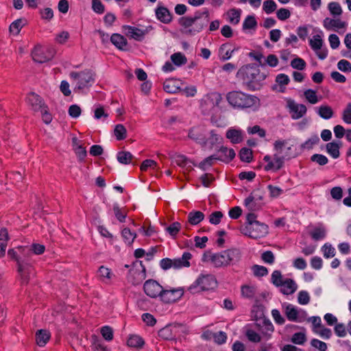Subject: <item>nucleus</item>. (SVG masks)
<instances>
[{
  "label": "nucleus",
  "instance_id": "obj_1",
  "mask_svg": "<svg viewBox=\"0 0 351 351\" xmlns=\"http://www.w3.org/2000/svg\"><path fill=\"white\" fill-rule=\"evenodd\" d=\"M241 257V250L232 247L217 253L206 252L203 254L202 261L210 263L215 268H224L237 265Z\"/></svg>",
  "mask_w": 351,
  "mask_h": 351
},
{
  "label": "nucleus",
  "instance_id": "obj_2",
  "mask_svg": "<svg viewBox=\"0 0 351 351\" xmlns=\"http://www.w3.org/2000/svg\"><path fill=\"white\" fill-rule=\"evenodd\" d=\"M267 76V73L261 71L258 66L251 64L241 66L237 73V77L243 81L248 90L252 91L261 88Z\"/></svg>",
  "mask_w": 351,
  "mask_h": 351
},
{
  "label": "nucleus",
  "instance_id": "obj_3",
  "mask_svg": "<svg viewBox=\"0 0 351 351\" xmlns=\"http://www.w3.org/2000/svg\"><path fill=\"white\" fill-rule=\"evenodd\" d=\"M209 20L208 11L205 9L204 12H196L193 16L181 17L179 19V24L183 28L184 34L194 36L208 25Z\"/></svg>",
  "mask_w": 351,
  "mask_h": 351
},
{
  "label": "nucleus",
  "instance_id": "obj_4",
  "mask_svg": "<svg viewBox=\"0 0 351 351\" xmlns=\"http://www.w3.org/2000/svg\"><path fill=\"white\" fill-rule=\"evenodd\" d=\"M228 102L234 108L245 109L256 106L259 99L241 91H231L226 95Z\"/></svg>",
  "mask_w": 351,
  "mask_h": 351
},
{
  "label": "nucleus",
  "instance_id": "obj_5",
  "mask_svg": "<svg viewBox=\"0 0 351 351\" xmlns=\"http://www.w3.org/2000/svg\"><path fill=\"white\" fill-rule=\"evenodd\" d=\"M287 145V140H277L274 143V149L277 152L274 155L272 162H269L265 166V171H276L281 169L284 165L285 160H289L294 158V154H282V148Z\"/></svg>",
  "mask_w": 351,
  "mask_h": 351
},
{
  "label": "nucleus",
  "instance_id": "obj_6",
  "mask_svg": "<svg viewBox=\"0 0 351 351\" xmlns=\"http://www.w3.org/2000/svg\"><path fill=\"white\" fill-rule=\"evenodd\" d=\"M271 283L279 289L283 295H292L298 289V285L291 278H285L279 270H275L271 274Z\"/></svg>",
  "mask_w": 351,
  "mask_h": 351
},
{
  "label": "nucleus",
  "instance_id": "obj_7",
  "mask_svg": "<svg viewBox=\"0 0 351 351\" xmlns=\"http://www.w3.org/2000/svg\"><path fill=\"white\" fill-rule=\"evenodd\" d=\"M70 77L75 83V91L81 90L87 88L95 82V73L91 70H84L80 72L72 71Z\"/></svg>",
  "mask_w": 351,
  "mask_h": 351
},
{
  "label": "nucleus",
  "instance_id": "obj_8",
  "mask_svg": "<svg viewBox=\"0 0 351 351\" xmlns=\"http://www.w3.org/2000/svg\"><path fill=\"white\" fill-rule=\"evenodd\" d=\"M221 100L222 97L219 93L212 92L206 94L200 101L202 112L204 115L213 114Z\"/></svg>",
  "mask_w": 351,
  "mask_h": 351
},
{
  "label": "nucleus",
  "instance_id": "obj_9",
  "mask_svg": "<svg viewBox=\"0 0 351 351\" xmlns=\"http://www.w3.org/2000/svg\"><path fill=\"white\" fill-rule=\"evenodd\" d=\"M8 256L16 261L18 271L20 274L22 283L27 284L29 280L28 273L30 268L29 263L25 260L21 254L25 255L26 253L21 252L20 251L10 249L8 252Z\"/></svg>",
  "mask_w": 351,
  "mask_h": 351
},
{
  "label": "nucleus",
  "instance_id": "obj_10",
  "mask_svg": "<svg viewBox=\"0 0 351 351\" xmlns=\"http://www.w3.org/2000/svg\"><path fill=\"white\" fill-rule=\"evenodd\" d=\"M241 232L245 236L257 239L264 237L268 233V226L264 223L260 221L251 223V224H245L241 228Z\"/></svg>",
  "mask_w": 351,
  "mask_h": 351
},
{
  "label": "nucleus",
  "instance_id": "obj_11",
  "mask_svg": "<svg viewBox=\"0 0 351 351\" xmlns=\"http://www.w3.org/2000/svg\"><path fill=\"white\" fill-rule=\"evenodd\" d=\"M285 313L288 320L299 323L304 322L307 317L306 311L302 308H298L291 304L286 305Z\"/></svg>",
  "mask_w": 351,
  "mask_h": 351
},
{
  "label": "nucleus",
  "instance_id": "obj_12",
  "mask_svg": "<svg viewBox=\"0 0 351 351\" xmlns=\"http://www.w3.org/2000/svg\"><path fill=\"white\" fill-rule=\"evenodd\" d=\"M182 325L180 324H169L158 330V337L167 341L176 339L180 336Z\"/></svg>",
  "mask_w": 351,
  "mask_h": 351
},
{
  "label": "nucleus",
  "instance_id": "obj_13",
  "mask_svg": "<svg viewBox=\"0 0 351 351\" xmlns=\"http://www.w3.org/2000/svg\"><path fill=\"white\" fill-rule=\"evenodd\" d=\"M323 43L322 35L320 34L314 35L309 40V45L320 60L326 59L328 56L327 49L322 48Z\"/></svg>",
  "mask_w": 351,
  "mask_h": 351
},
{
  "label": "nucleus",
  "instance_id": "obj_14",
  "mask_svg": "<svg viewBox=\"0 0 351 351\" xmlns=\"http://www.w3.org/2000/svg\"><path fill=\"white\" fill-rule=\"evenodd\" d=\"M54 55L52 49H43L40 46H36L32 51V56L34 61L38 63H44L49 61Z\"/></svg>",
  "mask_w": 351,
  "mask_h": 351
},
{
  "label": "nucleus",
  "instance_id": "obj_15",
  "mask_svg": "<svg viewBox=\"0 0 351 351\" xmlns=\"http://www.w3.org/2000/svg\"><path fill=\"white\" fill-rule=\"evenodd\" d=\"M287 106L289 109L291 117L293 119L296 120L303 117L307 111L305 105L297 104L293 99H289L287 101Z\"/></svg>",
  "mask_w": 351,
  "mask_h": 351
},
{
  "label": "nucleus",
  "instance_id": "obj_16",
  "mask_svg": "<svg viewBox=\"0 0 351 351\" xmlns=\"http://www.w3.org/2000/svg\"><path fill=\"white\" fill-rule=\"evenodd\" d=\"M184 295V289L181 287L165 289H162L160 300L165 303H172L180 300Z\"/></svg>",
  "mask_w": 351,
  "mask_h": 351
},
{
  "label": "nucleus",
  "instance_id": "obj_17",
  "mask_svg": "<svg viewBox=\"0 0 351 351\" xmlns=\"http://www.w3.org/2000/svg\"><path fill=\"white\" fill-rule=\"evenodd\" d=\"M163 287L155 280L149 279L145 282L143 289L147 295L152 298H160Z\"/></svg>",
  "mask_w": 351,
  "mask_h": 351
},
{
  "label": "nucleus",
  "instance_id": "obj_18",
  "mask_svg": "<svg viewBox=\"0 0 351 351\" xmlns=\"http://www.w3.org/2000/svg\"><path fill=\"white\" fill-rule=\"evenodd\" d=\"M123 29H124L125 34L127 36H129L136 40L141 41L144 38L145 35L149 32V29H152V27L149 26L145 29H142L134 26L123 25Z\"/></svg>",
  "mask_w": 351,
  "mask_h": 351
},
{
  "label": "nucleus",
  "instance_id": "obj_19",
  "mask_svg": "<svg viewBox=\"0 0 351 351\" xmlns=\"http://www.w3.org/2000/svg\"><path fill=\"white\" fill-rule=\"evenodd\" d=\"M208 130L202 125L192 128L188 134L189 138L202 145L205 135H207Z\"/></svg>",
  "mask_w": 351,
  "mask_h": 351
},
{
  "label": "nucleus",
  "instance_id": "obj_20",
  "mask_svg": "<svg viewBox=\"0 0 351 351\" xmlns=\"http://www.w3.org/2000/svg\"><path fill=\"white\" fill-rule=\"evenodd\" d=\"M221 141L222 137L217 134L215 130H208L207 135H205L202 146L213 148L215 145L220 143Z\"/></svg>",
  "mask_w": 351,
  "mask_h": 351
},
{
  "label": "nucleus",
  "instance_id": "obj_21",
  "mask_svg": "<svg viewBox=\"0 0 351 351\" xmlns=\"http://www.w3.org/2000/svg\"><path fill=\"white\" fill-rule=\"evenodd\" d=\"M197 279L203 291L213 289L217 285V279L212 274L201 275Z\"/></svg>",
  "mask_w": 351,
  "mask_h": 351
},
{
  "label": "nucleus",
  "instance_id": "obj_22",
  "mask_svg": "<svg viewBox=\"0 0 351 351\" xmlns=\"http://www.w3.org/2000/svg\"><path fill=\"white\" fill-rule=\"evenodd\" d=\"M217 158L218 160L228 163L235 157V152L232 148L221 146L218 150L217 154Z\"/></svg>",
  "mask_w": 351,
  "mask_h": 351
},
{
  "label": "nucleus",
  "instance_id": "obj_23",
  "mask_svg": "<svg viewBox=\"0 0 351 351\" xmlns=\"http://www.w3.org/2000/svg\"><path fill=\"white\" fill-rule=\"evenodd\" d=\"M347 23L339 19L326 18L323 21V26L327 30L338 31L346 27Z\"/></svg>",
  "mask_w": 351,
  "mask_h": 351
},
{
  "label": "nucleus",
  "instance_id": "obj_24",
  "mask_svg": "<svg viewBox=\"0 0 351 351\" xmlns=\"http://www.w3.org/2000/svg\"><path fill=\"white\" fill-rule=\"evenodd\" d=\"M244 132L239 128H230L226 133V137L232 144H239L243 140Z\"/></svg>",
  "mask_w": 351,
  "mask_h": 351
},
{
  "label": "nucleus",
  "instance_id": "obj_25",
  "mask_svg": "<svg viewBox=\"0 0 351 351\" xmlns=\"http://www.w3.org/2000/svg\"><path fill=\"white\" fill-rule=\"evenodd\" d=\"M276 84L272 86V90L279 93H284L286 90V86L290 82L289 77L285 74L280 73L276 77Z\"/></svg>",
  "mask_w": 351,
  "mask_h": 351
},
{
  "label": "nucleus",
  "instance_id": "obj_26",
  "mask_svg": "<svg viewBox=\"0 0 351 351\" xmlns=\"http://www.w3.org/2000/svg\"><path fill=\"white\" fill-rule=\"evenodd\" d=\"M27 101L32 109L35 112L39 111L40 109L45 106L40 97L34 93H29L27 95Z\"/></svg>",
  "mask_w": 351,
  "mask_h": 351
},
{
  "label": "nucleus",
  "instance_id": "obj_27",
  "mask_svg": "<svg viewBox=\"0 0 351 351\" xmlns=\"http://www.w3.org/2000/svg\"><path fill=\"white\" fill-rule=\"evenodd\" d=\"M238 49L239 47L232 48L231 44L228 43L221 45L219 49V59L222 61L229 60L232 56L233 53Z\"/></svg>",
  "mask_w": 351,
  "mask_h": 351
},
{
  "label": "nucleus",
  "instance_id": "obj_28",
  "mask_svg": "<svg viewBox=\"0 0 351 351\" xmlns=\"http://www.w3.org/2000/svg\"><path fill=\"white\" fill-rule=\"evenodd\" d=\"M192 255L189 252L183 253L182 257L172 259L173 268L180 269L182 267H189L190 266L189 260Z\"/></svg>",
  "mask_w": 351,
  "mask_h": 351
},
{
  "label": "nucleus",
  "instance_id": "obj_29",
  "mask_svg": "<svg viewBox=\"0 0 351 351\" xmlns=\"http://www.w3.org/2000/svg\"><path fill=\"white\" fill-rule=\"evenodd\" d=\"M327 230L324 225L322 223H318L310 232L311 238L315 241L322 240L326 238Z\"/></svg>",
  "mask_w": 351,
  "mask_h": 351
},
{
  "label": "nucleus",
  "instance_id": "obj_30",
  "mask_svg": "<svg viewBox=\"0 0 351 351\" xmlns=\"http://www.w3.org/2000/svg\"><path fill=\"white\" fill-rule=\"evenodd\" d=\"M156 16L160 22L167 24L171 21V14L169 10L164 6H159L156 9Z\"/></svg>",
  "mask_w": 351,
  "mask_h": 351
},
{
  "label": "nucleus",
  "instance_id": "obj_31",
  "mask_svg": "<svg viewBox=\"0 0 351 351\" xmlns=\"http://www.w3.org/2000/svg\"><path fill=\"white\" fill-rule=\"evenodd\" d=\"M111 43L119 49L122 51L127 50V39L119 34H113L110 36Z\"/></svg>",
  "mask_w": 351,
  "mask_h": 351
},
{
  "label": "nucleus",
  "instance_id": "obj_32",
  "mask_svg": "<svg viewBox=\"0 0 351 351\" xmlns=\"http://www.w3.org/2000/svg\"><path fill=\"white\" fill-rule=\"evenodd\" d=\"M18 250L21 252L26 253V254H28L29 252H32L35 254L40 255L44 253L45 247V245L39 243H33L30 247L20 246L18 247Z\"/></svg>",
  "mask_w": 351,
  "mask_h": 351
},
{
  "label": "nucleus",
  "instance_id": "obj_33",
  "mask_svg": "<svg viewBox=\"0 0 351 351\" xmlns=\"http://www.w3.org/2000/svg\"><path fill=\"white\" fill-rule=\"evenodd\" d=\"M51 337V333L49 330L40 329L36 332V342L40 347L45 346Z\"/></svg>",
  "mask_w": 351,
  "mask_h": 351
},
{
  "label": "nucleus",
  "instance_id": "obj_34",
  "mask_svg": "<svg viewBox=\"0 0 351 351\" xmlns=\"http://www.w3.org/2000/svg\"><path fill=\"white\" fill-rule=\"evenodd\" d=\"M257 292V287L254 285H243L241 287V297L248 300H252Z\"/></svg>",
  "mask_w": 351,
  "mask_h": 351
},
{
  "label": "nucleus",
  "instance_id": "obj_35",
  "mask_svg": "<svg viewBox=\"0 0 351 351\" xmlns=\"http://www.w3.org/2000/svg\"><path fill=\"white\" fill-rule=\"evenodd\" d=\"M9 234L6 228H2L0 230V258L5 254V250L9 240Z\"/></svg>",
  "mask_w": 351,
  "mask_h": 351
},
{
  "label": "nucleus",
  "instance_id": "obj_36",
  "mask_svg": "<svg viewBox=\"0 0 351 351\" xmlns=\"http://www.w3.org/2000/svg\"><path fill=\"white\" fill-rule=\"evenodd\" d=\"M180 82L176 80H167L163 84V89L168 93H176L180 88Z\"/></svg>",
  "mask_w": 351,
  "mask_h": 351
},
{
  "label": "nucleus",
  "instance_id": "obj_37",
  "mask_svg": "<svg viewBox=\"0 0 351 351\" xmlns=\"http://www.w3.org/2000/svg\"><path fill=\"white\" fill-rule=\"evenodd\" d=\"M204 214L199 210H192L188 214V221L192 226H196L204 219Z\"/></svg>",
  "mask_w": 351,
  "mask_h": 351
},
{
  "label": "nucleus",
  "instance_id": "obj_38",
  "mask_svg": "<svg viewBox=\"0 0 351 351\" xmlns=\"http://www.w3.org/2000/svg\"><path fill=\"white\" fill-rule=\"evenodd\" d=\"M316 112L324 119H329L332 118L334 114L332 108L327 105H322L317 108Z\"/></svg>",
  "mask_w": 351,
  "mask_h": 351
},
{
  "label": "nucleus",
  "instance_id": "obj_39",
  "mask_svg": "<svg viewBox=\"0 0 351 351\" xmlns=\"http://www.w3.org/2000/svg\"><path fill=\"white\" fill-rule=\"evenodd\" d=\"M145 341L143 338L136 335H130L127 341V344L130 347L141 348L144 345Z\"/></svg>",
  "mask_w": 351,
  "mask_h": 351
},
{
  "label": "nucleus",
  "instance_id": "obj_40",
  "mask_svg": "<svg viewBox=\"0 0 351 351\" xmlns=\"http://www.w3.org/2000/svg\"><path fill=\"white\" fill-rule=\"evenodd\" d=\"M133 155L129 152H119L117 155V160L123 165H128L132 162Z\"/></svg>",
  "mask_w": 351,
  "mask_h": 351
},
{
  "label": "nucleus",
  "instance_id": "obj_41",
  "mask_svg": "<svg viewBox=\"0 0 351 351\" xmlns=\"http://www.w3.org/2000/svg\"><path fill=\"white\" fill-rule=\"evenodd\" d=\"M304 97L306 101L311 104H315L319 101L317 92L311 88L306 89L304 91Z\"/></svg>",
  "mask_w": 351,
  "mask_h": 351
},
{
  "label": "nucleus",
  "instance_id": "obj_42",
  "mask_svg": "<svg viewBox=\"0 0 351 351\" xmlns=\"http://www.w3.org/2000/svg\"><path fill=\"white\" fill-rule=\"evenodd\" d=\"M261 332L266 335L270 336L274 331V326L269 319H263L262 324H259Z\"/></svg>",
  "mask_w": 351,
  "mask_h": 351
},
{
  "label": "nucleus",
  "instance_id": "obj_43",
  "mask_svg": "<svg viewBox=\"0 0 351 351\" xmlns=\"http://www.w3.org/2000/svg\"><path fill=\"white\" fill-rule=\"evenodd\" d=\"M172 62L177 66H180L186 63V56L180 52L174 53L171 56Z\"/></svg>",
  "mask_w": 351,
  "mask_h": 351
},
{
  "label": "nucleus",
  "instance_id": "obj_44",
  "mask_svg": "<svg viewBox=\"0 0 351 351\" xmlns=\"http://www.w3.org/2000/svg\"><path fill=\"white\" fill-rule=\"evenodd\" d=\"M319 141V138L317 134L313 135L301 145V149L309 150L312 149L315 145L318 144Z\"/></svg>",
  "mask_w": 351,
  "mask_h": 351
},
{
  "label": "nucleus",
  "instance_id": "obj_45",
  "mask_svg": "<svg viewBox=\"0 0 351 351\" xmlns=\"http://www.w3.org/2000/svg\"><path fill=\"white\" fill-rule=\"evenodd\" d=\"M326 151L333 158L339 157V145L336 143H328L326 145Z\"/></svg>",
  "mask_w": 351,
  "mask_h": 351
},
{
  "label": "nucleus",
  "instance_id": "obj_46",
  "mask_svg": "<svg viewBox=\"0 0 351 351\" xmlns=\"http://www.w3.org/2000/svg\"><path fill=\"white\" fill-rule=\"evenodd\" d=\"M229 22L233 25H237L239 23L241 16V10L239 9L232 8L228 12Z\"/></svg>",
  "mask_w": 351,
  "mask_h": 351
},
{
  "label": "nucleus",
  "instance_id": "obj_47",
  "mask_svg": "<svg viewBox=\"0 0 351 351\" xmlns=\"http://www.w3.org/2000/svg\"><path fill=\"white\" fill-rule=\"evenodd\" d=\"M215 160H218L217 158V155L210 156L199 162L198 167L203 171H206L214 164Z\"/></svg>",
  "mask_w": 351,
  "mask_h": 351
},
{
  "label": "nucleus",
  "instance_id": "obj_48",
  "mask_svg": "<svg viewBox=\"0 0 351 351\" xmlns=\"http://www.w3.org/2000/svg\"><path fill=\"white\" fill-rule=\"evenodd\" d=\"M324 257L326 258H332L335 256V249L330 243H325L321 249Z\"/></svg>",
  "mask_w": 351,
  "mask_h": 351
},
{
  "label": "nucleus",
  "instance_id": "obj_49",
  "mask_svg": "<svg viewBox=\"0 0 351 351\" xmlns=\"http://www.w3.org/2000/svg\"><path fill=\"white\" fill-rule=\"evenodd\" d=\"M127 130L123 125L117 124L114 130V134L118 141L123 140L126 138Z\"/></svg>",
  "mask_w": 351,
  "mask_h": 351
},
{
  "label": "nucleus",
  "instance_id": "obj_50",
  "mask_svg": "<svg viewBox=\"0 0 351 351\" xmlns=\"http://www.w3.org/2000/svg\"><path fill=\"white\" fill-rule=\"evenodd\" d=\"M121 235L125 242L128 245H131L136 237V234L134 232H132L131 230L128 228H125L123 229L121 232Z\"/></svg>",
  "mask_w": 351,
  "mask_h": 351
},
{
  "label": "nucleus",
  "instance_id": "obj_51",
  "mask_svg": "<svg viewBox=\"0 0 351 351\" xmlns=\"http://www.w3.org/2000/svg\"><path fill=\"white\" fill-rule=\"evenodd\" d=\"M257 26L256 20L253 15H248L243 23V29H255Z\"/></svg>",
  "mask_w": 351,
  "mask_h": 351
},
{
  "label": "nucleus",
  "instance_id": "obj_52",
  "mask_svg": "<svg viewBox=\"0 0 351 351\" xmlns=\"http://www.w3.org/2000/svg\"><path fill=\"white\" fill-rule=\"evenodd\" d=\"M24 25L23 19H17L10 24V31L12 34L17 35Z\"/></svg>",
  "mask_w": 351,
  "mask_h": 351
},
{
  "label": "nucleus",
  "instance_id": "obj_53",
  "mask_svg": "<svg viewBox=\"0 0 351 351\" xmlns=\"http://www.w3.org/2000/svg\"><path fill=\"white\" fill-rule=\"evenodd\" d=\"M330 13L333 16H340L342 14V8L338 2H330L328 5Z\"/></svg>",
  "mask_w": 351,
  "mask_h": 351
},
{
  "label": "nucleus",
  "instance_id": "obj_54",
  "mask_svg": "<svg viewBox=\"0 0 351 351\" xmlns=\"http://www.w3.org/2000/svg\"><path fill=\"white\" fill-rule=\"evenodd\" d=\"M181 223L176 221L170 224L168 227L166 228L167 232L173 238L176 237L178 233L181 229Z\"/></svg>",
  "mask_w": 351,
  "mask_h": 351
},
{
  "label": "nucleus",
  "instance_id": "obj_55",
  "mask_svg": "<svg viewBox=\"0 0 351 351\" xmlns=\"http://www.w3.org/2000/svg\"><path fill=\"white\" fill-rule=\"evenodd\" d=\"M240 159L246 162H250L252 159V151L246 147H243L239 152Z\"/></svg>",
  "mask_w": 351,
  "mask_h": 351
},
{
  "label": "nucleus",
  "instance_id": "obj_56",
  "mask_svg": "<svg viewBox=\"0 0 351 351\" xmlns=\"http://www.w3.org/2000/svg\"><path fill=\"white\" fill-rule=\"evenodd\" d=\"M276 8L277 5L274 0H266L263 2V10L267 14L274 12Z\"/></svg>",
  "mask_w": 351,
  "mask_h": 351
},
{
  "label": "nucleus",
  "instance_id": "obj_57",
  "mask_svg": "<svg viewBox=\"0 0 351 351\" xmlns=\"http://www.w3.org/2000/svg\"><path fill=\"white\" fill-rule=\"evenodd\" d=\"M290 65L293 69L302 71L305 69L306 63L302 58L297 57L291 60Z\"/></svg>",
  "mask_w": 351,
  "mask_h": 351
},
{
  "label": "nucleus",
  "instance_id": "obj_58",
  "mask_svg": "<svg viewBox=\"0 0 351 351\" xmlns=\"http://www.w3.org/2000/svg\"><path fill=\"white\" fill-rule=\"evenodd\" d=\"M311 160L321 166L325 165L328 162V158L326 156L319 154H315L312 155L311 156Z\"/></svg>",
  "mask_w": 351,
  "mask_h": 351
},
{
  "label": "nucleus",
  "instance_id": "obj_59",
  "mask_svg": "<svg viewBox=\"0 0 351 351\" xmlns=\"http://www.w3.org/2000/svg\"><path fill=\"white\" fill-rule=\"evenodd\" d=\"M310 302L309 293L304 290L299 291L298 294V302L301 305H306Z\"/></svg>",
  "mask_w": 351,
  "mask_h": 351
},
{
  "label": "nucleus",
  "instance_id": "obj_60",
  "mask_svg": "<svg viewBox=\"0 0 351 351\" xmlns=\"http://www.w3.org/2000/svg\"><path fill=\"white\" fill-rule=\"evenodd\" d=\"M245 335L250 341L254 343H258L261 340L260 335L252 329H248L245 332Z\"/></svg>",
  "mask_w": 351,
  "mask_h": 351
},
{
  "label": "nucleus",
  "instance_id": "obj_61",
  "mask_svg": "<svg viewBox=\"0 0 351 351\" xmlns=\"http://www.w3.org/2000/svg\"><path fill=\"white\" fill-rule=\"evenodd\" d=\"M113 211L116 218L121 223L124 222L126 218V213L122 212L121 209L119 208L118 204H113Z\"/></svg>",
  "mask_w": 351,
  "mask_h": 351
},
{
  "label": "nucleus",
  "instance_id": "obj_62",
  "mask_svg": "<svg viewBox=\"0 0 351 351\" xmlns=\"http://www.w3.org/2000/svg\"><path fill=\"white\" fill-rule=\"evenodd\" d=\"M252 269L254 275L256 276L262 277L266 276L268 274L267 269L264 266L254 265Z\"/></svg>",
  "mask_w": 351,
  "mask_h": 351
},
{
  "label": "nucleus",
  "instance_id": "obj_63",
  "mask_svg": "<svg viewBox=\"0 0 351 351\" xmlns=\"http://www.w3.org/2000/svg\"><path fill=\"white\" fill-rule=\"evenodd\" d=\"M101 333L102 337L106 341H111L113 339V330L112 328L108 326H103L101 328Z\"/></svg>",
  "mask_w": 351,
  "mask_h": 351
},
{
  "label": "nucleus",
  "instance_id": "obj_64",
  "mask_svg": "<svg viewBox=\"0 0 351 351\" xmlns=\"http://www.w3.org/2000/svg\"><path fill=\"white\" fill-rule=\"evenodd\" d=\"M342 119L348 124H351V103H348L342 114Z\"/></svg>",
  "mask_w": 351,
  "mask_h": 351
}]
</instances>
